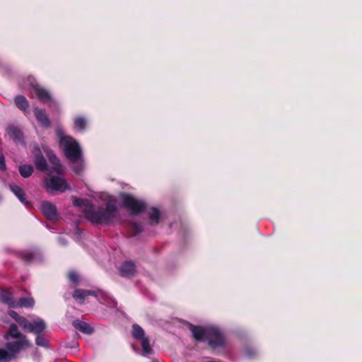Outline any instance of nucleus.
Masks as SVG:
<instances>
[{
    "mask_svg": "<svg viewBox=\"0 0 362 362\" xmlns=\"http://www.w3.org/2000/svg\"><path fill=\"white\" fill-rule=\"evenodd\" d=\"M188 328L192 334V337L198 341H204L206 339L209 332V328H204L202 326L188 324Z\"/></svg>",
    "mask_w": 362,
    "mask_h": 362,
    "instance_id": "obj_9",
    "label": "nucleus"
},
{
    "mask_svg": "<svg viewBox=\"0 0 362 362\" xmlns=\"http://www.w3.org/2000/svg\"><path fill=\"white\" fill-rule=\"evenodd\" d=\"M49 160L50 163L52 164L53 171L59 173L62 168V165L59 163V159L53 153H50L48 154Z\"/></svg>",
    "mask_w": 362,
    "mask_h": 362,
    "instance_id": "obj_23",
    "label": "nucleus"
},
{
    "mask_svg": "<svg viewBox=\"0 0 362 362\" xmlns=\"http://www.w3.org/2000/svg\"><path fill=\"white\" fill-rule=\"evenodd\" d=\"M206 341L209 346L214 349L224 348L226 340L223 333L216 328H209V332Z\"/></svg>",
    "mask_w": 362,
    "mask_h": 362,
    "instance_id": "obj_4",
    "label": "nucleus"
},
{
    "mask_svg": "<svg viewBox=\"0 0 362 362\" xmlns=\"http://www.w3.org/2000/svg\"><path fill=\"white\" fill-rule=\"evenodd\" d=\"M35 305V300L33 298H28V297H23L19 298L17 304H16V306L21 307V308H33Z\"/></svg>",
    "mask_w": 362,
    "mask_h": 362,
    "instance_id": "obj_21",
    "label": "nucleus"
},
{
    "mask_svg": "<svg viewBox=\"0 0 362 362\" xmlns=\"http://www.w3.org/2000/svg\"><path fill=\"white\" fill-rule=\"evenodd\" d=\"M7 132L15 141H22L23 140V132L17 127L10 126L7 129Z\"/></svg>",
    "mask_w": 362,
    "mask_h": 362,
    "instance_id": "obj_18",
    "label": "nucleus"
},
{
    "mask_svg": "<svg viewBox=\"0 0 362 362\" xmlns=\"http://www.w3.org/2000/svg\"><path fill=\"white\" fill-rule=\"evenodd\" d=\"M132 337L136 340H139L146 337L144 329L138 324H134L132 325Z\"/></svg>",
    "mask_w": 362,
    "mask_h": 362,
    "instance_id": "obj_20",
    "label": "nucleus"
},
{
    "mask_svg": "<svg viewBox=\"0 0 362 362\" xmlns=\"http://www.w3.org/2000/svg\"><path fill=\"white\" fill-rule=\"evenodd\" d=\"M13 360L11 357V354L6 350L0 348V362H10Z\"/></svg>",
    "mask_w": 362,
    "mask_h": 362,
    "instance_id": "obj_30",
    "label": "nucleus"
},
{
    "mask_svg": "<svg viewBox=\"0 0 362 362\" xmlns=\"http://www.w3.org/2000/svg\"><path fill=\"white\" fill-rule=\"evenodd\" d=\"M16 107L22 110L25 115L30 114V104L27 98L23 95H18L14 98Z\"/></svg>",
    "mask_w": 362,
    "mask_h": 362,
    "instance_id": "obj_13",
    "label": "nucleus"
},
{
    "mask_svg": "<svg viewBox=\"0 0 362 362\" xmlns=\"http://www.w3.org/2000/svg\"><path fill=\"white\" fill-rule=\"evenodd\" d=\"M87 290L86 289H76L73 293V298L78 300L79 303L82 304L84 302L85 298L88 296V294H87Z\"/></svg>",
    "mask_w": 362,
    "mask_h": 362,
    "instance_id": "obj_22",
    "label": "nucleus"
},
{
    "mask_svg": "<svg viewBox=\"0 0 362 362\" xmlns=\"http://www.w3.org/2000/svg\"><path fill=\"white\" fill-rule=\"evenodd\" d=\"M68 279L74 284V286H76L79 284V276L76 272L70 271L68 273Z\"/></svg>",
    "mask_w": 362,
    "mask_h": 362,
    "instance_id": "obj_29",
    "label": "nucleus"
},
{
    "mask_svg": "<svg viewBox=\"0 0 362 362\" xmlns=\"http://www.w3.org/2000/svg\"><path fill=\"white\" fill-rule=\"evenodd\" d=\"M119 197L122 206L129 211L131 216L139 215L146 209V203L144 201L137 199L131 194L121 192Z\"/></svg>",
    "mask_w": 362,
    "mask_h": 362,
    "instance_id": "obj_3",
    "label": "nucleus"
},
{
    "mask_svg": "<svg viewBox=\"0 0 362 362\" xmlns=\"http://www.w3.org/2000/svg\"><path fill=\"white\" fill-rule=\"evenodd\" d=\"M87 292H88L87 294H88V296H94L95 298L98 297V293L95 291L87 290Z\"/></svg>",
    "mask_w": 362,
    "mask_h": 362,
    "instance_id": "obj_37",
    "label": "nucleus"
},
{
    "mask_svg": "<svg viewBox=\"0 0 362 362\" xmlns=\"http://www.w3.org/2000/svg\"><path fill=\"white\" fill-rule=\"evenodd\" d=\"M1 301L3 303L8 304L9 307L15 308L16 307V303L13 299V296L11 293L5 292L1 293Z\"/></svg>",
    "mask_w": 362,
    "mask_h": 362,
    "instance_id": "obj_24",
    "label": "nucleus"
},
{
    "mask_svg": "<svg viewBox=\"0 0 362 362\" xmlns=\"http://www.w3.org/2000/svg\"><path fill=\"white\" fill-rule=\"evenodd\" d=\"M18 171L23 177L28 178L32 175L34 169L31 165L23 164L18 167Z\"/></svg>",
    "mask_w": 362,
    "mask_h": 362,
    "instance_id": "obj_19",
    "label": "nucleus"
},
{
    "mask_svg": "<svg viewBox=\"0 0 362 362\" xmlns=\"http://www.w3.org/2000/svg\"><path fill=\"white\" fill-rule=\"evenodd\" d=\"M24 346H32L28 339H25V340L22 339L15 341L7 342L5 344V347L9 351L8 353L11 354V357L13 360L17 358L18 353L23 349Z\"/></svg>",
    "mask_w": 362,
    "mask_h": 362,
    "instance_id": "obj_5",
    "label": "nucleus"
},
{
    "mask_svg": "<svg viewBox=\"0 0 362 362\" xmlns=\"http://www.w3.org/2000/svg\"><path fill=\"white\" fill-rule=\"evenodd\" d=\"M8 315L11 317L16 322L19 321V318H21L23 316H21L18 313H17L14 310H10L8 312Z\"/></svg>",
    "mask_w": 362,
    "mask_h": 362,
    "instance_id": "obj_34",
    "label": "nucleus"
},
{
    "mask_svg": "<svg viewBox=\"0 0 362 362\" xmlns=\"http://www.w3.org/2000/svg\"><path fill=\"white\" fill-rule=\"evenodd\" d=\"M9 188L11 191L18 197L21 203L25 204H28V202L26 201V194L21 187L15 184H10Z\"/></svg>",
    "mask_w": 362,
    "mask_h": 362,
    "instance_id": "obj_17",
    "label": "nucleus"
},
{
    "mask_svg": "<svg viewBox=\"0 0 362 362\" xmlns=\"http://www.w3.org/2000/svg\"><path fill=\"white\" fill-rule=\"evenodd\" d=\"M139 341H141L143 352L145 354H151L153 351V349L151 347L150 340L148 337H144L142 339H139Z\"/></svg>",
    "mask_w": 362,
    "mask_h": 362,
    "instance_id": "obj_25",
    "label": "nucleus"
},
{
    "mask_svg": "<svg viewBox=\"0 0 362 362\" xmlns=\"http://www.w3.org/2000/svg\"><path fill=\"white\" fill-rule=\"evenodd\" d=\"M38 100L42 103H46L52 100L50 93L44 88L38 85L32 86Z\"/></svg>",
    "mask_w": 362,
    "mask_h": 362,
    "instance_id": "obj_11",
    "label": "nucleus"
},
{
    "mask_svg": "<svg viewBox=\"0 0 362 362\" xmlns=\"http://www.w3.org/2000/svg\"><path fill=\"white\" fill-rule=\"evenodd\" d=\"M33 153L34 154L33 162L36 168L42 172L47 170V164L45 158L42 154L41 150L38 146H35Z\"/></svg>",
    "mask_w": 362,
    "mask_h": 362,
    "instance_id": "obj_8",
    "label": "nucleus"
},
{
    "mask_svg": "<svg viewBox=\"0 0 362 362\" xmlns=\"http://www.w3.org/2000/svg\"><path fill=\"white\" fill-rule=\"evenodd\" d=\"M59 138V144L64 148L66 157L71 162L76 163L81 158L82 151L78 143L69 136H64L62 129L57 131Z\"/></svg>",
    "mask_w": 362,
    "mask_h": 362,
    "instance_id": "obj_2",
    "label": "nucleus"
},
{
    "mask_svg": "<svg viewBox=\"0 0 362 362\" xmlns=\"http://www.w3.org/2000/svg\"><path fill=\"white\" fill-rule=\"evenodd\" d=\"M33 112L37 121L41 127L49 128L51 126V121L45 110L35 107Z\"/></svg>",
    "mask_w": 362,
    "mask_h": 362,
    "instance_id": "obj_10",
    "label": "nucleus"
},
{
    "mask_svg": "<svg viewBox=\"0 0 362 362\" xmlns=\"http://www.w3.org/2000/svg\"><path fill=\"white\" fill-rule=\"evenodd\" d=\"M18 257L24 261L26 264H30L33 261L34 255L30 251H23L18 254Z\"/></svg>",
    "mask_w": 362,
    "mask_h": 362,
    "instance_id": "obj_27",
    "label": "nucleus"
},
{
    "mask_svg": "<svg viewBox=\"0 0 362 362\" xmlns=\"http://www.w3.org/2000/svg\"><path fill=\"white\" fill-rule=\"evenodd\" d=\"M73 204L75 206H85L82 212L86 220L95 225L110 226L113 223L117 217V206L115 199H109L105 207L95 206L87 199L75 197L73 199Z\"/></svg>",
    "mask_w": 362,
    "mask_h": 362,
    "instance_id": "obj_1",
    "label": "nucleus"
},
{
    "mask_svg": "<svg viewBox=\"0 0 362 362\" xmlns=\"http://www.w3.org/2000/svg\"><path fill=\"white\" fill-rule=\"evenodd\" d=\"M149 218L155 223H158L160 218V212L156 207L151 208L148 212Z\"/></svg>",
    "mask_w": 362,
    "mask_h": 362,
    "instance_id": "obj_26",
    "label": "nucleus"
},
{
    "mask_svg": "<svg viewBox=\"0 0 362 362\" xmlns=\"http://www.w3.org/2000/svg\"><path fill=\"white\" fill-rule=\"evenodd\" d=\"M122 276H132L136 273V266L132 261H126L122 264L119 268Z\"/></svg>",
    "mask_w": 362,
    "mask_h": 362,
    "instance_id": "obj_12",
    "label": "nucleus"
},
{
    "mask_svg": "<svg viewBox=\"0 0 362 362\" xmlns=\"http://www.w3.org/2000/svg\"><path fill=\"white\" fill-rule=\"evenodd\" d=\"M46 329V323L42 319H37L33 323L31 322V327L29 332L34 333L35 334H40Z\"/></svg>",
    "mask_w": 362,
    "mask_h": 362,
    "instance_id": "obj_16",
    "label": "nucleus"
},
{
    "mask_svg": "<svg viewBox=\"0 0 362 362\" xmlns=\"http://www.w3.org/2000/svg\"><path fill=\"white\" fill-rule=\"evenodd\" d=\"M9 337L18 339H23L24 340L27 339L25 335H23L19 332L18 328L16 324H11L9 327L8 332L4 335V339L6 340H8Z\"/></svg>",
    "mask_w": 362,
    "mask_h": 362,
    "instance_id": "obj_15",
    "label": "nucleus"
},
{
    "mask_svg": "<svg viewBox=\"0 0 362 362\" xmlns=\"http://www.w3.org/2000/svg\"><path fill=\"white\" fill-rule=\"evenodd\" d=\"M35 344L42 347L48 348L49 347V342L44 337V336L40 334H37V337L35 339Z\"/></svg>",
    "mask_w": 362,
    "mask_h": 362,
    "instance_id": "obj_31",
    "label": "nucleus"
},
{
    "mask_svg": "<svg viewBox=\"0 0 362 362\" xmlns=\"http://www.w3.org/2000/svg\"><path fill=\"white\" fill-rule=\"evenodd\" d=\"M81 170H82V168H81V165H77L74 167V171L76 174H79L81 173Z\"/></svg>",
    "mask_w": 362,
    "mask_h": 362,
    "instance_id": "obj_36",
    "label": "nucleus"
},
{
    "mask_svg": "<svg viewBox=\"0 0 362 362\" xmlns=\"http://www.w3.org/2000/svg\"><path fill=\"white\" fill-rule=\"evenodd\" d=\"M0 170L4 171L6 170V165L5 162V157L4 155L0 156Z\"/></svg>",
    "mask_w": 362,
    "mask_h": 362,
    "instance_id": "obj_35",
    "label": "nucleus"
},
{
    "mask_svg": "<svg viewBox=\"0 0 362 362\" xmlns=\"http://www.w3.org/2000/svg\"><path fill=\"white\" fill-rule=\"evenodd\" d=\"M41 211L46 219L49 221H57L58 219L57 209L55 204L44 201L41 204Z\"/></svg>",
    "mask_w": 362,
    "mask_h": 362,
    "instance_id": "obj_6",
    "label": "nucleus"
},
{
    "mask_svg": "<svg viewBox=\"0 0 362 362\" xmlns=\"http://www.w3.org/2000/svg\"><path fill=\"white\" fill-rule=\"evenodd\" d=\"M129 231L132 236H135L139 234L142 231V226L140 223L136 222H131L129 223Z\"/></svg>",
    "mask_w": 362,
    "mask_h": 362,
    "instance_id": "obj_28",
    "label": "nucleus"
},
{
    "mask_svg": "<svg viewBox=\"0 0 362 362\" xmlns=\"http://www.w3.org/2000/svg\"><path fill=\"white\" fill-rule=\"evenodd\" d=\"M21 327H22L25 331L29 332L31 327V322L28 321L25 317L19 318V321L17 322Z\"/></svg>",
    "mask_w": 362,
    "mask_h": 362,
    "instance_id": "obj_33",
    "label": "nucleus"
},
{
    "mask_svg": "<svg viewBox=\"0 0 362 362\" xmlns=\"http://www.w3.org/2000/svg\"><path fill=\"white\" fill-rule=\"evenodd\" d=\"M73 327L86 334H92L94 332V328L88 323L80 320H75L72 322Z\"/></svg>",
    "mask_w": 362,
    "mask_h": 362,
    "instance_id": "obj_14",
    "label": "nucleus"
},
{
    "mask_svg": "<svg viewBox=\"0 0 362 362\" xmlns=\"http://www.w3.org/2000/svg\"><path fill=\"white\" fill-rule=\"evenodd\" d=\"M75 127L79 130L83 131L86 126V121L83 117H78L74 121Z\"/></svg>",
    "mask_w": 362,
    "mask_h": 362,
    "instance_id": "obj_32",
    "label": "nucleus"
},
{
    "mask_svg": "<svg viewBox=\"0 0 362 362\" xmlns=\"http://www.w3.org/2000/svg\"><path fill=\"white\" fill-rule=\"evenodd\" d=\"M46 185L47 187L60 192H64L69 189L65 180L59 176H52Z\"/></svg>",
    "mask_w": 362,
    "mask_h": 362,
    "instance_id": "obj_7",
    "label": "nucleus"
}]
</instances>
